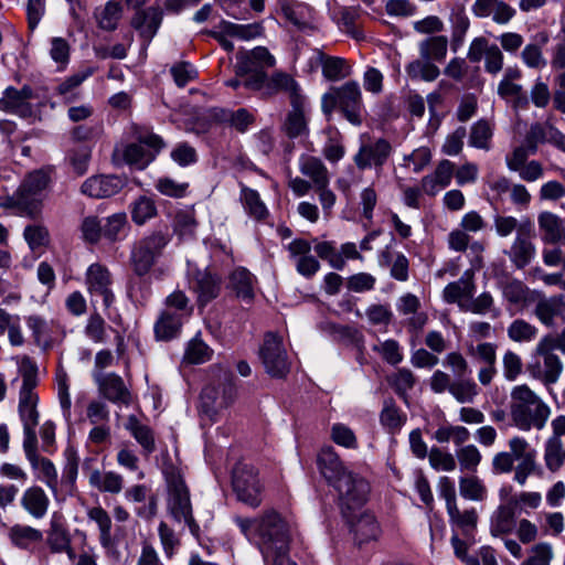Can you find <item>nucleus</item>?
I'll return each mask as SVG.
<instances>
[{
	"mask_svg": "<svg viewBox=\"0 0 565 565\" xmlns=\"http://www.w3.org/2000/svg\"><path fill=\"white\" fill-rule=\"evenodd\" d=\"M247 89L259 92L263 97H273L279 93L288 95L289 103L301 97L299 83L288 73L282 71H275L270 75L257 76L247 83Z\"/></svg>",
	"mask_w": 565,
	"mask_h": 565,
	"instance_id": "nucleus-12",
	"label": "nucleus"
},
{
	"mask_svg": "<svg viewBox=\"0 0 565 565\" xmlns=\"http://www.w3.org/2000/svg\"><path fill=\"white\" fill-rule=\"evenodd\" d=\"M317 466L329 486H333L343 476L350 475L349 470L342 462L340 456L332 446H323L317 457Z\"/></svg>",
	"mask_w": 565,
	"mask_h": 565,
	"instance_id": "nucleus-26",
	"label": "nucleus"
},
{
	"mask_svg": "<svg viewBox=\"0 0 565 565\" xmlns=\"http://www.w3.org/2000/svg\"><path fill=\"white\" fill-rule=\"evenodd\" d=\"M241 199L247 213L257 221L265 220L268 216V210L260 200L259 193L247 186H243Z\"/></svg>",
	"mask_w": 565,
	"mask_h": 565,
	"instance_id": "nucleus-47",
	"label": "nucleus"
},
{
	"mask_svg": "<svg viewBox=\"0 0 565 565\" xmlns=\"http://www.w3.org/2000/svg\"><path fill=\"white\" fill-rule=\"evenodd\" d=\"M299 171L310 179L313 189L330 183L329 171L318 157L302 154L299 158Z\"/></svg>",
	"mask_w": 565,
	"mask_h": 565,
	"instance_id": "nucleus-33",
	"label": "nucleus"
},
{
	"mask_svg": "<svg viewBox=\"0 0 565 565\" xmlns=\"http://www.w3.org/2000/svg\"><path fill=\"white\" fill-rule=\"evenodd\" d=\"M548 344L539 342L535 348V354L543 359V366L540 361H533L527 363L526 370L530 375L541 381L545 385L555 384L563 372V363L558 355L554 353V350Z\"/></svg>",
	"mask_w": 565,
	"mask_h": 565,
	"instance_id": "nucleus-14",
	"label": "nucleus"
},
{
	"mask_svg": "<svg viewBox=\"0 0 565 565\" xmlns=\"http://www.w3.org/2000/svg\"><path fill=\"white\" fill-rule=\"evenodd\" d=\"M459 403H471L478 395V385L469 377L465 376L452 381L449 392Z\"/></svg>",
	"mask_w": 565,
	"mask_h": 565,
	"instance_id": "nucleus-56",
	"label": "nucleus"
},
{
	"mask_svg": "<svg viewBox=\"0 0 565 565\" xmlns=\"http://www.w3.org/2000/svg\"><path fill=\"white\" fill-rule=\"evenodd\" d=\"M531 231L532 225L530 222L520 225L510 248L504 250V254L516 269H524L536 255V247L532 242Z\"/></svg>",
	"mask_w": 565,
	"mask_h": 565,
	"instance_id": "nucleus-18",
	"label": "nucleus"
},
{
	"mask_svg": "<svg viewBox=\"0 0 565 565\" xmlns=\"http://www.w3.org/2000/svg\"><path fill=\"white\" fill-rule=\"evenodd\" d=\"M162 21V12L157 8L137 11L131 20V25L139 32L140 36L149 43L156 35Z\"/></svg>",
	"mask_w": 565,
	"mask_h": 565,
	"instance_id": "nucleus-32",
	"label": "nucleus"
},
{
	"mask_svg": "<svg viewBox=\"0 0 565 565\" xmlns=\"http://www.w3.org/2000/svg\"><path fill=\"white\" fill-rule=\"evenodd\" d=\"M447 513L450 524L461 529L465 533L475 530L477 526L478 514L473 508L460 511L456 504L451 507V509H448Z\"/></svg>",
	"mask_w": 565,
	"mask_h": 565,
	"instance_id": "nucleus-57",
	"label": "nucleus"
},
{
	"mask_svg": "<svg viewBox=\"0 0 565 565\" xmlns=\"http://www.w3.org/2000/svg\"><path fill=\"white\" fill-rule=\"evenodd\" d=\"M235 74L238 77H245V79L243 81V86L247 88V83L250 79L260 75H263L265 78L267 72L264 71L259 66V64L250 57V54L247 52L237 55V62L235 64Z\"/></svg>",
	"mask_w": 565,
	"mask_h": 565,
	"instance_id": "nucleus-48",
	"label": "nucleus"
},
{
	"mask_svg": "<svg viewBox=\"0 0 565 565\" xmlns=\"http://www.w3.org/2000/svg\"><path fill=\"white\" fill-rule=\"evenodd\" d=\"M131 218L137 225H143L147 221L157 215V207L152 199L139 196L131 204Z\"/></svg>",
	"mask_w": 565,
	"mask_h": 565,
	"instance_id": "nucleus-59",
	"label": "nucleus"
},
{
	"mask_svg": "<svg viewBox=\"0 0 565 565\" xmlns=\"http://www.w3.org/2000/svg\"><path fill=\"white\" fill-rule=\"evenodd\" d=\"M170 242L171 234L166 228L152 231L134 243L129 255V265L135 276L128 284L130 295L137 294V287L141 284L137 279L141 280L153 270Z\"/></svg>",
	"mask_w": 565,
	"mask_h": 565,
	"instance_id": "nucleus-2",
	"label": "nucleus"
},
{
	"mask_svg": "<svg viewBox=\"0 0 565 565\" xmlns=\"http://www.w3.org/2000/svg\"><path fill=\"white\" fill-rule=\"evenodd\" d=\"M125 185L126 179L120 175H92L83 182L81 192L89 198L105 199L116 195Z\"/></svg>",
	"mask_w": 565,
	"mask_h": 565,
	"instance_id": "nucleus-22",
	"label": "nucleus"
},
{
	"mask_svg": "<svg viewBox=\"0 0 565 565\" xmlns=\"http://www.w3.org/2000/svg\"><path fill=\"white\" fill-rule=\"evenodd\" d=\"M475 291V273L467 269L458 280L449 282L444 288L443 297L447 303H457L461 310H465V305L472 299Z\"/></svg>",
	"mask_w": 565,
	"mask_h": 565,
	"instance_id": "nucleus-27",
	"label": "nucleus"
},
{
	"mask_svg": "<svg viewBox=\"0 0 565 565\" xmlns=\"http://www.w3.org/2000/svg\"><path fill=\"white\" fill-rule=\"evenodd\" d=\"M508 444L510 451H500L492 458V471L495 475L511 472L514 469V462H520V457L515 454H518L521 449H523L522 451L526 454L532 448L529 441L520 436L510 438Z\"/></svg>",
	"mask_w": 565,
	"mask_h": 565,
	"instance_id": "nucleus-28",
	"label": "nucleus"
},
{
	"mask_svg": "<svg viewBox=\"0 0 565 565\" xmlns=\"http://www.w3.org/2000/svg\"><path fill=\"white\" fill-rule=\"evenodd\" d=\"M215 118L236 131L244 134L255 122V116L246 108H238L237 110L220 109L215 113Z\"/></svg>",
	"mask_w": 565,
	"mask_h": 565,
	"instance_id": "nucleus-39",
	"label": "nucleus"
},
{
	"mask_svg": "<svg viewBox=\"0 0 565 565\" xmlns=\"http://www.w3.org/2000/svg\"><path fill=\"white\" fill-rule=\"evenodd\" d=\"M338 107L344 117L353 125L362 122V94L359 84L350 81L340 87H332L322 97V109L331 113Z\"/></svg>",
	"mask_w": 565,
	"mask_h": 565,
	"instance_id": "nucleus-6",
	"label": "nucleus"
},
{
	"mask_svg": "<svg viewBox=\"0 0 565 565\" xmlns=\"http://www.w3.org/2000/svg\"><path fill=\"white\" fill-rule=\"evenodd\" d=\"M259 356L266 372L273 377H284L289 372L290 363L282 338L274 332H267L259 349Z\"/></svg>",
	"mask_w": 565,
	"mask_h": 565,
	"instance_id": "nucleus-13",
	"label": "nucleus"
},
{
	"mask_svg": "<svg viewBox=\"0 0 565 565\" xmlns=\"http://www.w3.org/2000/svg\"><path fill=\"white\" fill-rule=\"evenodd\" d=\"M284 17L299 30L313 29V10L310 6L295 0H279Z\"/></svg>",
	"mask_w": 565,
	"mask_h": 565,
	"instance_id": "nucleus-30",
	"label": "nucleus"
},
{
	"mask_svg": "<svg viewBox=\"0 0 565 565\" xmlns=\"http://www.w3.org/2000/svg\"><path fill=\"white\" fill-rule=\"evenodd\" d=\"M8 534L11 543L23 550L30 548L32 545L40 543L43 539L42 532L30 525L15 524L10 527Z\"/></svg>",
	"mask_w": 565,
	"mask_h": 565,
	"instance_id": "nucleus-42",
	"label": "nucleus"
},
{
	"mask_svg": "<svg viewBox=\"0 0 565 565\" xmlns=\"http://www.w3.org/2000/svg\"><path fill=\"white\" fill-rule=\"evenodd\" d=\"M64 458L65 463L63 467L62 483L72 490L77 479L79 457L76 449L73 446H68L64 450Z\"/></svg>",
	"mask_w": 565,
	"mask_h": 565,
	"instance_id": "nucleus-60",
	"label": "nucleus"
},
{
	"mask_svg": "<svg viewBox=\"0 0 565 565\" xmlns=\"http://www.w3.org/2000/svg\"><path fill=\"white\" fill-rule=\"evenodd\" d=\"M213 350L201 339L198 333L188 342L183 360L189 364H202L211 360Z\"/></svg>",
	"mask_w": 565,
	"mask_h": 565,
	"instance_id": "nucleus-46",
	"label": "nucleus"
},
{
	"mask_svg": "<svg viewBox=\"0 0 565 565\" xmlns=\"http://www.w3.org/2000/svg\"><path fill=\"white\" fill-rule=\"evenodd\" d=\"M347 521L360 544L376 539L379 525L374 515L354 512Z\"/></svg>",
	"mask_w": 565,
	"mask_h": 565,
	"instance_id": "nucleus-34",
	"label": "nucleus"
},
{
	"mask_svg": "<svg viewBox=\"0 0 565 565\" xmlns=\"http://www.w3.org/2000/svg\"><path fill=\"white\" fill-rule=\"evenodd\" d=\"M126 428L142 447L146 455L156 450V443L152 429L137 419L136 416H129Z\"/></svg>",
	"mask_w": 565,
	"mask_h": 565,
	"instance_id": "nucleus-43",
	"label": "nucleus"
},
{
	"mask_svg": "<svg viewBox=\"0 0 565 565\" xmlns=\"http://www.w3.org/2000/svg\"><path fill=\"white\" fill-rule=\"evenodd\" d=\"M519 513L514 499H507L501 502L490 516L491 535L499 537L513 533L519 521Z\"/></svg>",
	"mask_w": 565,
	"mask_h": 565,
	"instance_id": "nucleus-24",
	"label": "nucleus"
},
{
	"mask_svg": "<svg viewBox=\"0 0 565 565\" xmlns=\"http://www.w3.org/2000/svg\"><path fill=\"white\" fill-rule=\"evenodd\" d=\"M87 519L94 522L98 529L100 546L110 552L116 547V541L111 534L113 521L109 513L100 505L87 509Z\"/></svg>",
	"mask_w": 565,
	"mask_h": 565,
	"instance_id": "nucleus-31",
	"label": "nucleus"
},
{
	"mask_svg": "<svg viewBox=\"0 0 565 565\" xmlns=\"http://www.w3.org/2000/svg\"><path fill=\"white\" fill-rule=\"evenodd\" d=\"M456 458L458 459L461 471L476 472L482 456L479 449L470 444L458 448Z\"/></svg>",
	"mask_w": 565,
	"mask_h": 565,
	"instance_id": "nucleus-61",
	"label": "nucleus"
},
{
	"mask_svg": "<svg viewBox=\"0 0 565 565\" xmlns=\"http://www.w3.org/2000/svg\"><path fill=\"white\" fill-rule=\"evenodd\" d=\"M337 492L338 505L344 519H350L367 502L371 487L360 475L351 472L332 486Z\"/></svg>",
	"mask_w": 565,
	"mask_h": 565,
	"instance_id": "nucleus-7",
	"label": "nucleus"
},
{
	"mask_svg": "<svg viewBox=\"0 0 565 565\" xmlns=\"http://www.w3.org/2000/svg\"><path fill=\"white\" fill-rule=\"evenodd\" d=\"M232 487L239 502L253 509L262 504L264 486L254 466L237 462L232 471Z\"/></svg>",
	"mask_w": 565,
	"mask_h": 565,
	"instance_id": "nucleus-9",
	"label": "nucleus"
},
{
	"mask_svg": "<svg viewBox=\"0 0 565 565\" xmlns=\"http://www.w3.org/2000/svg\"><path fill=\"white\" fill-rule=\"evenodd\" d=\"M85 284L90 296H100L105 309H109L115 301L111 289L113 277L109 269L99 264H92L85 274Z\"/></svg>",
	"mask_w": 565,
	"mask_h": 565,
	"instance_id": "nucleus-19",
	"label": "nucleus"
},
{
	"mask_svg": "<svg viewBox=\"0 0 565 565\" xmlns=\"http://www.w3.org/2000/svg\"><path fill=\"white\" fill-rule=\"evenodd\" d=\"M163 475L168 486L170 514L178 522L184 521L191 534L199 539L200 526L193 518L190 491L180 470L173 465H169L164 467Z\"/></svg>",
	"mask_w": 565,
	"mask_h": 565,
	"instance_id": "nucleus-4",
	"label": "nucleus"
},
{
	"mask_svg": "<svg viewBox=\"0 0 565 565\" xmlns=\"http://www.w3.org/2000/svg\"><path fill=\"white\" fill-rule=\"evenodd\" d=\"M393 152L391 142L384 138H377L361 145L353 157L359 170L374 168L379 174Z\"/></svg>",
	"mask_w": 565,
	"mask_h": 565,
	"instance_id": "nucleus-15",
	"label": "nucleus"
},
{
	"mask_svg": "<svg viewBox=\"0 0 565 565\" xmlns=\"http://www.w3.org/2000/svg\"><path fill=\"white\" fill-rule=\"evenodd\" d=\"M405 419V415L401 413L392 398L384 402L383 409L380 414V422L385 428L394 433L404 425Z\"/></svg>",
	"mask_w": 565,
	"mask_h": 565,
	"instance_id": "nucleus-58",
	"label": "nucleus"
},
{
	"mask_svg": "<svg viewBox=\"0 0 565 565\" xmlns=\"http://www.w3.org/2000/svg\"><path fill=\"white\" fill-rule=\"evenodd\" d=\"M99 393L111 403H130V392L124 380L116 373L93 372Z\"/></svg>",
	"mask_w": 565,
	"mask_h": 565,
	"instance_id": "nucleus-25",
	"label": "nucleus"
},
{
	"mask_svg": "<svg viewBox=\"0 0 565 565\" xmlns=\"http://www.w3.org/2000/svg\"><path fill=\"white\" fill-rule=\"evenodd\" d=\"M38 97L35 90L24 85L21 89L9 86L0 98V110L29 117L33 113L31 100Z\"/></svg>",
	"mask_w": 565,
	"mask_h": 565,
	"instance_id": "nucleus-20",
	"label": "nucleus"
},
{
	"mask_svg": "<svg viewBox=\"0 0 565 565\" xmlns=\"http://www.w3.org/2000/svg\"><path fill=\"white\" fill-rule=\"evenodd\" d=\"M406 73L412 79L433 82L439 76L440 71L431 61L420 57L406 66Z\"/></svg>",
	"mask_w": 565,
	"mask_h": 565,
	"instance_id": "nucleus-55",
	"label": "nucleus"
},
{
	"mask_svg": "<svg viewBox=\"0 0 565 565\" xmlns=\"http://www.w3.org/2000/svg\"><path fill=\"white\" fill-rule=\"evenodd\" d=\"M121 6L119 2L109 1L97 13V21L100 29L114 31L121 18Z\"/></svg>",
	"mask_w": 565,
	"mask_h": 565,
	"instance_id": "nucleus-64",
	"label": "nucleus"
},
{
	"mask_svg": "<svg viewBox=\"0 0 565 565\" xmlns=\"http://www.w3.org/2000/svg\"><path fill=\"white\" fill-rule=\"evenodd\" d=\"M88 483L99 492L117 494L124 488V478L114 471L102 472L98 469H93L88 473Z\"/></svg>",
	"mask_w": 565,
	"mask_h": 565,
	"instance_id": "nucleus-35",
	"label": "nucleus"
},
{
	"mask_svg": "<svg viewBox=\"0 0 565 565\" xmlns=\"http://www.w3.org/2000/svg\"><path fill=\"white\" fill-rule=\"evenodd\" d=\"M20 505L33 519L41 520L47 514L50 498L42 487L33 484L22 492Z\"/></svg>",
	"mask_w": 565,
	"mask_h": 565,
	"instance_id": "nucleus-29",
	"label": "nucleus"
},
{
	"mask_svg": "<svg viewBox=\"0 0 565 565\" xmlns=\"http://www.w3.org/2000/svg\"><path fill=\"white\" fill-rule=\"evenodd\" d=\"M552 434L544 444L546 468L556 472L565 463V415H557L551 422Z\"/></svg>",
	"mask_w": 565,
	"mask_h": 565,
	"instance_id": "nucleus-16",
	"label": "nucleus"
},
{
	"mask_svg": "<svg viewBox=\"0 0 565 565\" xmlns=\"http://www.w3.org/2000/svg\"><path fill=\"white\" fill-rule=\"evenodd\" d=\"M134 135L138 142L126 146L124 159L130 166L145 169L164 147L162 138L145 128L134 127Z\"/></svg>",
	"mask_w": 565,
	"mask_h": 565,
	"instance_id": "nucleus-11",
	"label": "nucleus"
},
{
	"mask_svg": "<svg viewBox=\"0 0 565 565\" xmlns=\"http://www.w3.org/2000/svg\"><path fill=\"white\" fill-rule=\"evenodd\" d=\"M30 465L33 469H38L40 471L41 481L56 497L57 487H58V477H57V470H56L54 463L45 457H38L36 460L30 461Z\"/></svg>",
	"mask_w": 565,
	"mask_h": 565,
	"instance_id": "nucleus-51",
	"label": "nucleus"
},
{
	"mask_svg": "<svg viewBox=\"0 0 565 565\" xmlns=\"http://www.w3.org/2000/svg\"><path fill=\"white\" fill-rule=\"evenodd\" d=\"M227 287L243 300L250 301L254 298V276L244 267H238L230 274Z\"/></svg>",
	"mask_w": 565,
	"mask_h": 565,
	"instance_id": "nucleus-38",
	"label": "nucleus"
},
{
	"mask_svg": "<svg viewBox=\"0 0 565 565\" xmlns=\"http://www.w3.org/2000/svg\"><path fill=\"white\" fill-rule=\"evenodd\" d=\"M540 230L543 232L542 239L545 243L556 244L563 237V221L552 212H542L537 217Z\"/></svg>",
	"mask_w": 565,
	"mask_h": 565,
	"instance_id": "nucleus-41",
	"label": "nucleus"
},
{
	"mask_svg": "<svg viewBox=\"0 0 565 565\" xmlns=\"http://www.w3.org/2000/svg\"><path fill=\"white\" fill-rule=\"evenodd\" d=\"M460 495L471 501H482L487 498V487L477 476L459 478Z\"/></svg>",
	"mask_w": 565,
	"mask_h": 565,
	"instance_id": "nucleus-52",
	"label": "nucleus"
},
{
	"mask_svg": "<svg viewBox=\"0 0 565 565\" xmlns=\"http://www.w3.org/2000/svg\"><path fill=\"white\" fill-rule=\"evenodd\" d=\"M290 109L287 111L281 125L282 132L290 139L307 136L309 132V104L306 96L289 103Z\"/></svg>",
	"mask_w": 565,
	"mask_h": 565,
	"instance_id": "nucleus-21",
	"label": "nucleus"
},
{
	"mask_svg": "<svg viewBox=\"0 0 565 565\" xmlns=\"http://www.w3.org/2000/svg\"><path fill=\"white\" fill-rule=\"evenodd\" d=\"M22 385L19 392L18 413L23 427H36L40 414L38 411L39 395L35 387L39 384V369L35 361L23 355L19 365Z\"/></svg>",
	"mask_w": 565,
	"mask_h": 565,
	"instance_id": "nucleus-5",
	"label": "nucleus"
},
{
	"mask_svg": "<svg viewBox=\"0 0 565 565\" xmlns=\"http://www.w3.org/2000/svg\"><path fill=\"white\" fill-rule=\"evenodd\" d=\"M388 384L394 392L404 401L407 399V393L413 390L416 384V376L406 367L398 369L388 377Z\"/></svg>",
	"mask_w": 565,
	"mask_h": 565,
	"instance_id": "nucleus-54",
	"label": "nucleus"
},
{
	"mask_svg": "<svg viewBox=\"0 0 565 565\" xmlns=\"http://www.w3.org/2000/svg\"><path fill=\"white\" fill-rule=\"evenodd\" d=\"M522 450L523 449L519 450L516 454L520 457V462L514 469L513 477L514 481L521 486L525 484L527 478L533 475L537 468L536 450L533 447L526 454H524Z\"/></svg>",
	"mask_w": 565,
	"mask_h": 565,
	"instance_id": "nucleus-53",
	"label": "nucleus"
},
{
	"mask_svg": "<svg viewBox=\"0 0 565 565\" xmlns=\"http://www.w3.org/2000/svg\"><path fill=\"white\" fill-rule=\"evenodd\" d=\"M221 285V277L209 268L193 269L190 273L189 286L198 294V300L202 305L207 303L218 296Z\"/></svg>",
	"mask_w": 565,
	"mask_h": 565,
	"instance_id": "nucleus-23",
	"label": "nucleus"
},
{
	"mask_svg": "<svg viewBox=\"0 0 565 565\" xmlns=\"http://www.w3.org/2000/svg\"><path fill=\"white\" fill-rule=\"evenodd\" d=\"M25 321L28 328L32 332L34 343L43 350L50 349L52 347V340L49 334L47 321L38 315H31L26 317Z\"/></svg>",
	"mask_w": 565,
	"mask_h": 565,
	"instance_id": "nucleus-50",
	"label": "nucleus"
},
{
	"mask_svg": "<svg viewBox=\"0 0 565 565\" xmlns=\"http://www.w3.org/2000/svg\"><path fill=\"white\" fill-rule=\"evenodd\" d=\"M183 320L180 315L163 310L154 323L156 338L162 341L177 338L181 331Z\"/></svg>",
	"mask_w": 565,
	"mask_h": 565,
	"instance_id": "nucleus-36",
	"label": "nucleus"
},
{
	"mask_svg": "<svg viewBox=\"0 0 565 565\" xmlns=\"http://www.w3.org/2000/svg\"><path fill=\"white\" fill-rule=\"evenodd\" d=\"M235 398L236 386L228 376L206 385L200 394L199 413L202 419L210 423L216 422L218 413L233 404Z\"/></svg>",
	"mask_w": 565,
	"mask_h": 565,
	"instance_id": "nucleus-8",
	"label": "nucleus"
},
{
	"mask_svg": "<svg viewBox=\"0 0 565 565\" xmlns=\"http://www.w3.org/2000/svg\"><path fill=\"white\" fill-rule=\"evenodd\" d=\"M510 414L514 425L524 431L542 429L551 414L548 405L526 384L511 391Z\"/></svg>",
	"mask_w": 565,
	"mask_h": 565,
	"instance_id": "nucleus-3",
	"label": "nucleus"
},
{
	"mask_svg": "<svg viewBox=\"0 0 565 565\" xmlns=\"http://www.w3.org/2000/svg\"><path fill=\"white\" fill-rule=\"evenodd\" d=\"M548 42V35L546 32H540L536 34V42L529 43L524 46L521 52V58L523 63L535 70H541L546 66V60L544 58L542 47Z\"/></svg>",
	"mask_w": 565,
	"mask_h": 565,
	"instance_id": "nucleus-40",
	"label": "nucleus"
},
{
	"mask_svg": "<svg viewBox=\"0 0 565 565\" xmlns=\"http://www.w3.org/2000/svg\"><path fill=\"white\" fill-rule=\"evenodd\" d=\"M233 521L248 541L257 544L265 562L289 553L291 525L277 511L268 509L253 519L235 515Z\"/></svg>",
	"mask_w": 565,
	"mask_h": 565,
	"instance_id": "nucleus-1",
	"label": "nucleus"
},
{
	"mask_svg": "<svg viewBox=\"0 0 565 565\" xmlns=\"http://www.w3.org/2000/svg\"><path fill=\"white\" fill-rule=\"evenodd\" d=\"M49 175L41 170L28 174L17 191L6 199V205L17 207L30 217H34L38 212L36 196L46 188Z\"/></svg>",
	"mask_w": 565,
	"mask_h": 565,
	"instance_id": "nucleus-10",
	"label": "nucleus"
},
{
	"mask_svg": "<svg viewBox=\"0 0 565 565\" xmlns=\"http://www.w3.org/2000/svg\"><path fill=\"white\" fill-rule=\"evenodd\" d=\"M467 57L471 63H479L484 58V70L489 74L495 75L503 68L504 56L501 49L490 43L484 36H478L471 41Z\"/></svg>",
	"mask_w": 565,
	"mask_h": 565,
	"instance_id": "nucleus-17",
	"label": "nucleus"
},
{
	"mask_svg": "<svg viewBox=\"0 0 565 565\" xmlns=\"http://www.w3.org/2000/svg\"><path fill=\"white\" fill-rule=\"evenodd\" d=\"M430 467L436 471H454L457 467L456 457L439 447H431L428 456Z\"/></svg>",
	"mask_w": 565,
	"mask_h": 565,
	"instance_id": "nucleus-62",
	"label": "nucleus"
},
{
	"mask_svg": "<svg viewBox=\"0 0 565 565\" xmlns=\"http://www.w3.org/2000/svg\"><path fill=\"white\" fill-rule=\"evenodd\" d=\"M71 534L67 527L57 521H52L47 531L46 543L53 553H63L68 548Z\"/></svg>",
	"mask_w": 565,
	"mask_h": 565,
	"instance_id": "nucleus-49",
	"label": "nucleus"
},
{
	"mask_svg": "<svg viewBox=\"0 0 565 565\" xmlns=\"http://www.w3.org/2000/svg\"><path fill=\"white\" fill-rule=\"evenodd\" d=\"M504 300L513 308H522L529 299V288L519 279H510L501 284Z\"/></svg>",
	"mask_w": 565,
	"mask_h": 565,
	"instance_id": "nucleus-44",
	"label": "nucleus"
},
{
	"mask_svg": "<svg viewBox=\"0 0 565 565\" xmlns=\"http://www.w3.org/2000/svg\"><path fill=\"white\" fill-rule=\"evenodd\" d=\"M447 47V38L444 35H435L419 43V54L424 60L441 62L446 57Z\"/></svg>",
	"mask_w": 565,
	"mask_h": 565,
	"instance_id": "nucleus-45",
	"label": "nucleus"
},
{
	"mask_svg": "<svg viewBox=\"0 0 565 565\" xmlns=\"http://www.w3.org/2000/svg\"><path fill=\"white\" fill-rule=\"evenodd\" d=\"M492 138V129L489 122L480 119L475 122L470 130L469 145L478 149L488 150Z\"/></svg>",
	"mask_w": 565,
	"mask_h": 565,
	"instance_id": "nucleus-63",
	"label": "nucleus"
},
{
	"mask_svg": "<svg viewBox=\"0 0 565 565\" xmlns=\"http://www.w3.org/2000/svg\"><path fill=\"white\" fill-rule=\"evenodd\" d=\"M8 335L12 347H22L25 342L19 315H12L0 308V338Z\"/></svg>",
	"mask_w": 565,
	"mask_h": 565,
	"instance_id": "nucleus-37",
	"label": "nucleus"
}]
</instances>
